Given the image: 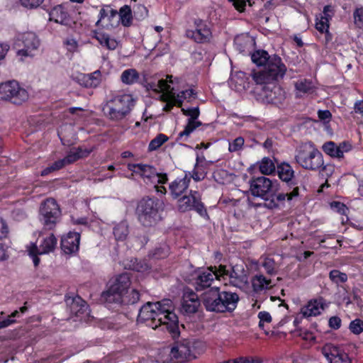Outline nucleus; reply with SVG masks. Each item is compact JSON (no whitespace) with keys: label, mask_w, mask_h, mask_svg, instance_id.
I'll use <instances>...</instances> for the list:
<instances>
[{"label":"nucleus","mask_w":363,"mask_h":363,"mask_svg":"<svg viewBox=\"0 0 363 363\" xmlns=\"http://www.w3.org/2000/svg\"><path fill=\"white\" fill-rule=\"evenodd\" d=\"M138 321L155 330L166 329L173 337L179 335V319L173 312V303L170 299H164L155 303L147 302L140 309Z\"/></svg>","instance_id":"1"},{"label":"nucleus","mask_w":363,"mask_h":363,"mask_svg":"<svg viewBox=\"0 0 363 363\" xmlns=\"http://www.w3.org/2000/svg\"><path fill=\"white\" fill-rule=\"evenodd\" d=\"M252 61L257 66L265 65L263 70L252 75L257 84H271L283 78L286 72V67L280 57L277 55L270 56L264 50L255 51L252 55Z\"/></svg>","instance_id":"2"},{"label":"nucleus","mask_w":363,"mask_h":363,"mask_svg":"<svg viewBox=\"0 0 363 363\" xmlns=\"http://www.w3.org/2000/svg\"><path fill=\"white\" fill-rule=\"evenodd\" d=\"M164 209L162 201L154 197H145L137 207L139 222L145 227L155 225L161 220V212Z\"/></svg>","instance_id":"3"},{"label":"nucleus","mask_w":363,"mask_h":363,"mask_svg":"<svg viewBox=\"0 0 363 363\" xmlns=\"http://www.w3.org/2000/svg\"><path fill=\"white\" fill-rule=\"evenodd\" d=\"M295 160L303 169L310 171H317L323 164V154L311 142L297 147Z\"/></svg>","instance_id":"4"},{"label":"nucleus","mask_w":363,"mask_h":363,"mask_svg":"<svg viewBox=\"0 0 363 363\" xmlns=\"http://www.w3.org/2000/svg\"><path fill=\"white\" fill-rule=\"evenodd\" d=\"M134 106L132 95L120 94L108 100L104 106L103 111L109 119L118 121L128 115Z\"/></svg>","instance_id":"5"},{"label":"nucleus","mask_w":363,"mask_h":363,"mask_svg":"<svg viewBox=\"0 0 363 363\" xmlns=\"http://www.w3.org/2000/svg\"><path fill=\"white\" fill-rule=\"evenodd\" d=\"M40 45L38 37L31 31L19 33L15 37L14 45L18 48L16 55L22 62L27 57H33Z\"/></svg>","instance_id":"6"},{"label":"nucleus","mask_w":363,"mask_h":363,"mask_svg":"<svg viewBox=\"0 0 363 363\" xmlns=\"http://www.w3.org/2000/svg\"><path fill=\"white\" fill-rule=\"evenodd\" d=\"M29 99L28 91L16 80L7 81L0 84V100L14 105H22Z\"/></svg>","instance_id":"7"},{"label":"nucleus","mask_w":363,"mask_h":363,"mask_svg":"<svg viewBox=\"0 0 363 363\" xmlns=\"http://www.w3.org/2000/svg\"><path fill=\"white\" fill-rule=\"evenodd\" d=\"M201 342L191 339H183L174 343L169 357L172 361L182 362L196 357V347Z\"/></svg>","instance_id":"8"},{"label":"nucleus","mask_w":363,"mask_h":363,"mask_svg":"<svg viewBox=\"0 0 363 363\" xmlns=\"http://www.w3.org/2000/svg\"><path fill=\"white\" fill-rule=\"evenodd\" d=\"M61 216V211L57 201L49 198L45 200L40 208V221L45 230H52Z\"/></svg>","instance_id":"9"},{"label":"nucleus","mask_w":363,"mask_h":363,"mask_svg":"<svg viewBox=\"0 0 363 363\" xmlns=\"http://www.w3.org/2000/svg\"><path fill=\"white\" fill-rule=\"evenodd\" d=\"M279 190V183L277 180H271L265 177L254 178L250 182V191L253 196L261 197L264 202L272 196L274 192Z\"/></svg>","instance_id":"10"},{"label":"nucleus","mask_w":363,"mask_h":363,"mask_svg":"<svg viewBox=\"0 0 363 363\" xmlns=\"http://www.w3.org/2000/svg\"><path fill=\"white\" fill-rule=\"evenodd\" d=\"M178 208L181 212L196 211L202 217H208L206 208L201 201V196L197 191H190L189 195H184L178 200Z\"/></svg>","instance_id":"11"},{"label":"nucleus","mask_w":363,"mask_h":363,"mask_svg":"<svg viewBox=\"0 0 363 363\" xmlns=\"http://www.w3.org/2000/svg\"><path fill=\"white\" fill-rule=\"evenodd\" d=\"M128 168L133 173L143 177L146 183L165 184L168 180L166 174L158 173L155 168L148 164H129Z\"/></svg>","instance_id":"12"},{"label":"nucleus","mask_w":363,"mask_h":363,"mask_svg":"<svg viewBox=\"0 0 363 363\" xmlns=\"http://www.w3.org/2000/svg\"><path fill=\"white\" fill-rule=\"evenodd\" d=\"M130 284V277L128 273H123L117 276L114 282L104 294L106 301L108 303L121 301L122 295L128 291Z\"/></svg>","instance_id":"13"},{"label":"nucleus","mask_w":363,"mask_h":363,"mask_svg":"<svg viewBox=\"0 0 363 363\" xmlns=\"http://www.w3.org/2000/svg\"><path fill=\"white\" fill-rule=\"evenodd\" d=\"M220 279L228 278L229 284L237 288H242L247 283V277L244 270H239L238 267H233L228 269L225 266L220 265L218 268Z\"/></svg>","instance_id":"14"},{"label":"nucleus","mask_w":363,"mask_h":363,"mask_svg":"<svg viewBox=\"0 0 363 363\" xmlns=\"http://www.w3.org/2000/svg\"><path fill=\"white\" fill-rule=\"evenodd\" d=\"M201 301L206 311L223 313L219 287H211L206 291L201 296Z\"/></svg>","instance_id":"15"},{"label":"nucleus","mask_w":363,"mask_h":363,"mask_svg":"<svg viewBox=\"0 0 363 363\" xmlns=\"http://www.w3.org/2000/svg\"><path fill=\"white\" fill-rule=\"evenodd\" d=\"M215 279L220 280L216 267H210L206 270L196 272L193 284L197 291L211 287Z\"/></svg>","instance_id":"16"},{"label":"nucleus","mask_w":363,"mask_h":363,"mask_svg":"<svg viewBox=\"0 0 363 363\" xmlns=\"http://www.w3.org/2000/svg\"><path fill=\"white\" fill-rule=\"evenodd\" d=\"M201 306V301L199 296L191 289L184 290L180 311L184 315L190 316L196 313Z\"/></svg>","instance_id":"17"},{"label":"nucleus","mask_w":363,"mask_h":363,"mask_svg":"<svg viewBox=\"0 0 363 363\" xmlns=\"http://www.w3.org/2000/svg\"><path fill=\"white\" fill-rule=\"evenodd\" d=\"M194 30H186V36L199 43L208 42L211 36V32L206 23L201 19L194 21Z\"/></svg>","instance_id":"18"},{"label":"nucleus","mask_w":363,"mask_h":363,"mask_svg":"<svg viewBox=\"0 0 363 363\" xmlns=\"http://www.w3.org/2000/svg\"><path fill=\"white\" fill-rule=\"evenodd\" d=\"M322 353L330 363H352L348 354L333 344L325 345Z\"/></svg>","instance_id":"19"},{"label":"nucleus","mask_w":363,"mask_h":363,"mask_svg":"<svg viewBox=\"0 0 363 363\" xmlns=\"http://www.w3.org/2000/svg\"><path fill=\"white\" fill-rule=\"evenodd\" d=\"M182 111L184 115L189 116L188 123L184 128V130L179 133V138L182 139L183 138H188L190 134L199 126L201 125V123L196 119L199 118L200 111L199 107H194L191 108H182Z\"/></svg>","instance_id":"20"},{"label":"nucleus","mask_w":363,"mask_h":363,"mask_svg":"<svg viewBox=\"0 0 363 363\" xmlns=\"http://www.w3.org/2000/svg\"><path fill=\"white\" fill-rule=\"evenodd\" d=\"M262 89V96L267 103L273 104H281L286 98L285 91L278 85L269 84Z\"/></svg>","instance_id":"21"},{"label":"nucleus","mask_w":363,"mask_h":363,"mask_svg":"<svg viewBox=\"0 0 363 363\" xmlns=\"http://www.w3.org/2000/svg\"><path fill=\"white\" fill-rule=\"evenodd\" d=\"M351 148V144L347 142H342L337 145L333 141H328L322 146V149L325 154L333 158L338 159L343 157L344 153L349 152Z\"/></svg>","instance_id":"22"},{"label":"nucleus","mask_w":363,"mask_h":363,"mask_svg":"<svg viewBox=\"0 0 363 363\" xmlns=\"http://www.w3.org/2000/svg\"><path fill=\"white\" fill-rule=\"evenodd\" d=\"M298 187H295L290 193H279L274 192L272 196H269L264 202V206L269 209L279 208L280 204L284 203L286 199L291 201L294 198L298 196Z\"/></svg>","instance_id":"23"},{"label":"nucleus","mask_w":363,"mask_h":363,"mask_svg":"<svg viewBox=\"0 0 363 363\" xmlns=\"http://www.w3.org/2000/svg\"><path fill=\"white\" fill-rule=\"evenodd\" d=\"M80 242V233L69 232L61 239V249L65 254H72L78 251Z\"/></svg>","instance_id":"24"},{"label":"nucleus","mask_w":363,"mask_h":363,"mask_svg":"<svg viewBox=\"0 0 363 363\" xmlns=\"http://www.w3.org/2000/svg\"><path fill=\"white\" fill-rule=\"evenodd\" d=\"M235 49L243 55H252L255 45V40L247 35H240L235 37L234 40Z\"/></svg>","instance_id":"25"},{"label":"nucleus","mask_w":363,"mask_h":363,"mask_svg":"<svg viewBox=\"0 0 363 363\" xmlns=\"http://www.w3.org/2000/svg\"><path fill=\"white\" fill-rule=\"evenodd\" d=\"M66 303L69 308L70 313L77 317L87 313L88 306L79 296L67 297Z\"/></svg>","instance_id":"26"},{"label":"nucleus","mask_w":363,"mask_h":363,"mask_svg":"<svg viewBox=\"0 0 363 363\" xmlns=\"http://www.w3.org/2000/svg\"><path fill=\"white\" fill-rule=\"evenodd\" d=\"M221 301L223 302V313L233 312L240 301L238 294L230 291H220Z\"/></svg>","instance_id":"27"},{"label":"nucleus","mask_w":363,"mask_h":363,"mask_svg":"<svg viewBox=\"0 0 363 363\" xmlns=\"http://www.w3.org/2000/svg\"><path fill=\"white\" fill-rule=\"evenodd\" d=\"M78 83L86 88H95L101 82V73L96 70L90 74H79L77 77Z\"/></svg>","instance_id":"28"},{"label":"nucleus","mask_w":363,"mask_h":363,"mask_svg":"<svg viewBox=\"0 0 363 363\" xmlns=\"http://www.w3.org/2000/svg\"><path fill=\"white\" fill-rule=\"evenodd\" d=\"M323 298L311 300L307 305L301 308V313L305 318L316 316L320 314L321 310H323Z\"/></svg>","instance_id":"29"},{"label":"nucleus","mask_w":363,"mask_h":363,"mask_svg":"<svg viewBox=\"0 0 363 363\" xmlns=\"http://www.w3.org/2000/svg\"><path fill=\"white\" fill-rule=\"evenodd\" d=\"M190 177L187 174L183 178H177L169 184V191L174 199L180 196L189 187Z\"/></svg>","instance_id":"30"},{"label":"nucleus","mask_w":363,"mask_h":363,"mask_svg":"<svg viewBox=\"0 0 363 363\" xmlns=\"http://www.w3.org/2000/svg\"><path fill=\"white\" fill-rule=\"evenodd\" d=\"M50 19L65 26L69 25L71 22L69 14L60 5L54 7L51 10L50 12Z\"/></svg>","instance_id":"31"},{"label":"nucleus","mask_w":363,"mask_h":363,"mask_svg":"<svg viewBox=\"0 0 363 363\" xmlns=\"http://www.w3.org/2000/svg\"><path fill=\"white\" fill-rule=\"evenodd\" d=\"M57 242V238L53 234H51L49 237L43 239L38 247L33 245V247H34V250H36L40 255L48 254L55 250Z\"/></svg>","instance_id":"32"},{"label":"nucleus","mask_w":363,"mask_h":363,"mask_svg":"<svg viewBox=\"0 0 363 363\" xmlns=\"http://www.w3.org/2000/svg\"><path fill=\"white\" fill-rule=\"evenodd\" d=\"M271 279H267L263 274H256L252 280V287L255 291L259 292L272 287Z\"/></svg>","instance_id":"33"},{"label":"nucleus","mask_w":363,"mask_h":363,"mask_svg":"<svg viewBox=\"0 0 363 363\" xmlns=\"http://www.w3.org/2000/svg\"><path fill=\"white\" fill-rule=\"evenodd\" d=\"M295 88L299 94H311L315 91L316 87L310 79H300L295 83Z\"/></svg>","instance_id":"34"},{"label":"nucleus","mask_w":363,"mask_h":363,"mask_svg":"<svg viewBox=\"0 0 363 363\" xmlns=\"http://www.w3.org/2000/svg\"><path fill=\"white\" fill-rule=\"evenodd\" d=\"M172 76H167V81L164 79H160L157 83L150 82L147 83L146 87L147 89H151L155 92L168 91L170 89V85L168 84L172 83Z\"/></svg>","instance_id":"35"},{"label":"nucleus","mask_w":363,"mask_h":363,"mask_svg":"<svg viewBox=\"0 0 363 363\" xmlns=\"http://www.w3.org/2000/svg\"><path fill=\"white\" fill-rule=\"evenodd\" d=\"M90 153V151L87 150H83L81 147H78L74 150H72L67 155L63 158L66 165L72 164L79 158L87 157Z\"/></svg>","instance_id":"36"},{"label":"nucleus","mask_w":363,"mask_h":363,"mask_svg":"<svg viewBox=\"0 0 363 363\" xmlns=\"http://www.w3.org/2000/svg\"><path fill=\"white\" fill-rule=\"evenodd\" d=\"M121 299V301H115L113 303L123 305L134 304L139 301L140 294L136 289H132L123 294Z\"/></svg>","instance_id":"37"},{"label":"nucleus","mask_w":363,"mask_h":363,"mask_svg":"<svg viewBox=\"0 0 363 363\" xmlns=\"http://www.w3.org/2000/svg\"><path fill=\"white\" fill-rule=\"evenodd\" d=\"M279 178L286 182H289L294 177V172L292 167L287 163H282L277 167Z\"/></svg>","instance_id":"38"},{"label":"nucleus","mask_w":363,"mask_h":363,"mask_svg":"<svg viewBox=\"0 0 363 363\" xmlns=\"http://www.w3.org/2000/svg\"><path fill=\"white\" fill-rule=\"evenodd\" d=\"M128 233V225L126 221H121L113 228V235L117 240H125Z\"/></svg>","instance_id":"39"},{"label":"nucleus","mask_w":363,"mask_h":363,"mask_svg":"<svg viewBox=\"0 0 363 363\" xmlns=\"http://www.w3.org/2000/svg\"><path fill=\"white\" fill-rule=\"evenodd\" d=\"M120 20L123 26L128 27L132 23V11L129 6L125 5L122 6L118 12Z\"/></svg>","instance_id":"40"},{"label":"nucleus","mask_w":363,"mask_h":363,"mask_svg":"<svg viewBox=\"0 0 363 363\" xmlns=\"http://www.w3.org/2000/svg\"><path fill=\"white\" fill-rule=\"evenodd\" d=\"M139 74L135 69H128L123 71L121 76L123 83L126 84H133L138 82Z\"/></svg>","instance_id":"41"},{"label":"nucleus","mask_w":363,"mask_h":363,"mask_svg":"<svg viewBox=\"0 0 363 363\" xmlns=\"http://www.w3.org/2000/svg\"><path fill=\"white\" fill-rule=\"evenodd\" d=\"M96 39L102 46L109 50H115L118 45V42L106 33L98 34Z\"/></svg>","instance_id":"42"},{"label":"nucleus","mask_w":363,"mask_h":363,"mask_svg":"<svg viewBox=\"0 0 363 363\" xmlns=\"http://www.w3.org/2000/svg\"><path fill=\"white\" fill-rule=\"evenodd\" d=\"M28 311V308L25 306L21 307L19 311L16 310L8 315L6 318L1 320L2 328H6L16 323L15 318H19L21 313H25Z\"/></svg>","instance_id":"43"},{"label":"nucleus","mask_w":363,"mask_h":363,"mask_svg":"<svg viewBox=\"0 0 363 363\" xmlns=\"http://www.w3.org/2000/svg\"><path fill=\"white\" fill-rule=\"evenodd\" d=\"M261 267H264L266 272L269 275H274L277 273V265L274 260L270 257L261 258Z\"/></svg>","instance_id":"44"},{"label":"nucleus","mask_w":363,"mask_h":363,"mask_svg":"<svg viewBox=\"0 0 363 363\" xmlns=\"http://www.w3.org/2000/svg\"><path fill=\"white\" fill-rule=\"evenodd\" d=\"M169 140V138L162 133L158 134L154 139H152L148 145V150L150 152L155 151L160 148L165 142Z\"/></svg>","instance_id":"45"},{"label":"nucleus","mask_w":363,"mask_h":363,"mask_svg":"<svg viewBox=\"0 0 363 363\" xmlns=\"http://www.w3.org/2000/svg\"><path fill=\"white\" fill-rule=\"evenodd\" d=\"M259 170L264 174H270L275 171V165L272 160L264 157L260 162Z\"/></svg>","instance_id":"46"},{"label":"nucleus","mask_w":363,"mask_h":363,"mask_svg":"<svg viewBox=\"0 0 363 363\" xmlns=\"http://www.w3.org/2000/svg\"><path fill=\"white\" fill-rule=\"evenodd\" d=\"M330 279L335 284L339 285L347 281V275L337 269L331 270L329 273Z\"/></svg>","instance_id":"47"},{"label":"nucleus","mask_w":363,"mask_h":363,"mask_svg":"<svg viewBox=\"0 0 363 363\" xmlns=\"http://www.w3.org/2000/svg\"><path fill=\"white\" fill-rule=\"evenodd\" d=\"M194 94V91L193 89H187L185 91H182L176 96L174 93L172 97L175 101V105L178 107H182L183 101L184 99L187 98L191 97Z\"/></svg>","instance_id":"48"},{"label":"nucleus","mask_w":363,"mask_h":363,"mask_svg":"<svg viewBox=\"0 0 363 363\" xmlns=\"http://www.w3.org/2000/svg\"><path fill=\"white\" fill-rule=\"evenodd\" d=\"M169 253V247L163 244L160 245L159 247H157L153 253H152V257L155 259H163L168 256Z\"/></svg>","instance_id":"49"},{"label":"nucleus","mask_w":363,"mask_h":363,"mask_svg":"<svg viewBox=\"0 0 363 363\" xmlns=\"http://www.w3.org/2000/svg\"><path fill=\"white\" fill-rule=\"evenodd\" d=\"M349 328L350 331L355 335H359L363 332V320L357 318L350 323Z\"/></svg>","instance_id":"50"},{"label":"nucleus","mask_w":363,"mask_h":363,"mask_svg":"<svg viewBox=\"0 0 363 363\" xmlns=\"http://www.w3.org/2000/svg\"><path fill=\"white\" fill-rule=\"evenodd\" d=\"M354 23L359 28H363V7L357 8L353 13Z\"/></svg>","instance_id":"51"},{"label":"nucleus","mask_w":363,"mask_h":363,"mask_svg":"<svg viewBox=\"0 0 363 363\" xmlns=\"http://www.w3.org/2000/svg\"><path fill=\"white\" fill-rule=\"evenodd\" d=\"M244 143L245 140L242 137H238L232 143H229L228 150L230 152L239 151L242 150Z\"/></svg>","instance_id":"52"},{"label":"nucleus","mask_w":363,"mask_h":363,"mask_svg":"<svg viewBox=\"0 0 363 363\" xmlns=\"http://www.w3.org/2000/svg\"><path fill=\"white\" fill-rule=\"evenodd\" d=\"M148 11L147 8L143 5H138L134 9V16L137 20H143L147 16Z\"/></svg>","instance_id":"53"},{"label":"nucleus","mask_w":363,"mask_h":363,"mask_svg":"<svg viewBox=\"0 0 363 363\" xmlns=\"http://www.w3.org/2000/svg\"><path fill=\"white\" fill-rule=\"evenodd\" d=\"M315 28L321 33H323L324 31H328L329 29V21L327 20V18H317Z\"/></svg>","instance_id":"54"},{"label":"nucleus","mask_w":363,"mask_h":363,"mask_svg":"<svg viewBox=\"0 0 363 363\" xmlns=\"http://www.w3.org/2000/svg\"><path fill=\"white\" fill-rule=\"evenodd\" d=\"M330 207L333 211L341 215H345L348 211L347 207L344 203L339 201H333L330 203Z\"/></svg>","instance_id":"55"},{"label":"nucleus","mask_w":363,"mask_h":363,"mask_svg":"<svg viewBox=\"0 0 363 363\" xmlns=\"http://www.w3.org/2000/svg\"><path fill=\"white\" fill-rule=\"evenodd\" d=\"M44 0H20L21 4L28 9H36L40 6Z\"/></svg>","instance_id":"56"},{"label":"nucleus","mask_w":363,"mask_h":363,"mask_svg":"<svg viewBox=\"0 0 363 363\" xmlns=\"http://www.w3.org/2000/svg\"><path fill=\"white\" fill-rule=\"evenodd\" d=\"M229 1H232L233 3V6L239 11H242L244 10L245 6L246 5V2H247L250 6H252V4H255V1L253 0H229Z\"/></svg>","instance_id":"57"},{"label":"nucleus","mask_w":363,"mask_h":363,"mask_svg":"<svg viewBox=\"0 0 363 363\" xmlns=\"http://www.w3.org/2000/svg\"><path fill=\"white\" fill-rule=\"evenodd\" d=\"M259 318V326L263 327L264 323H270L272 321L271 315L267 311H261L258 314Z\"/></svg>","instance_id":"58"},{"label":"nucleus","mask_w":363,"mask_h":363,"mask_svg":"<svg viewBox=\"0 0 363 363\" xmlns=\"http://www.w3.org/2000/svg\"><path fill=\"white\" fill-rule=\"evenodd\" d=\"M318 171L322 174V176L329 177L333 174L334 167L330 164H323Z\"/></svg>","instance_id":"59"},{"label":"nucleus","mask_w":363,"mask_h":363,"mask_svg":"<svg viewBox=\"0 0 363 363\" xmlns=\"http://www.w3.org/2000/svg\"><path fill=\"white\" fill-rule=\"evenodd\" d=\"M65 44L67 45V48L69 52H74L77 51L78 47V43L73 38L67 39L65 41Z\"/></svg>","instance_id":"60"},{"label":"nucleus","mask_w":363,"mask_h":363,"mask_svg":"<svg viewBox=\"0 0 363 363\" xmlns=\"http://www.w3.org/2000/svg\"><path fill=\"white\" fill-rule=\"evenodd\" d=\"M329 326L334 329L337 330L341 326V319L337 316H333L329 319Z\"/></svg>","instance_id":"61"},{"label":"nucleus","mask_w":363,"mask_h":363,"mask_svg":"<svg viewBox=\"0 0 363 363\" xmlns=\"http://www.w3.org/2000/svg\"><path fill=\"white\" fill-rule=\"evenodd\" d=\"M334 13L333 7L330 5L325 6L323 11V15L320 17L327 18V20L329 21L331 18L332 16Z\"/></svg>","instance_id":"62"},{"label":"nucleus","mask_w":363,"mask_h":363,"mask_svg":"<svg viewBox=\"0 0 363 363\" xmlns=\"http://www.w3.org/2000/svg\"><path fill=\"white\" fill-rule=\"evenodd\" d=\"M9 233V229L5 221L0 218V239L4 238Z\"/></svg>","instance_id":"63"},{"label":"nucleus","mask_w":363,"mask_h":363,"mask_svg":"<svg viewBox=\"0 0 363 363\" xmlns=\"http://www.w3.org/2000/svg\"><path fill=\"white\" fill-rule=\"evenodd\" d=\"M354 111L356 113L363 116V100H359L355 102L354 105Z\"/></svg>","instance_id":"64"}]
</instances>
